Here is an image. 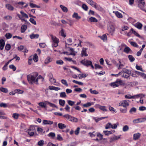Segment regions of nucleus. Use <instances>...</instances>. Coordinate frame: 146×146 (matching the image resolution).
Wrapping results in <instances>:
<instances>
[{
	"label": "nucleus",
	"mask_w": 146,
	"mask_h": 146,
	"mask_svg": "<svg viewBox=\"0 0 146 146\" xmlns=\"http://www.w3.org/2000/svg\"><path fill=\"white\" fill-rule=\"evenodd\" d=\"M38 75V74L36 72L32 73L30 75L27 76V79L29 82L31 84L34 83L36 84H38V79L40 78H42V77L41 75H39L36 79V77Z\"/></svg>",
	"instance_id": "1"
},
{
	"label": "nucleus",
	"mask_w": 146,
	"mask_h": 146,
	"mask_svg": "<svg viewBox=\"0 0 146 146\" xmlns=\"http://www.w3.org/2000/svg\"><path fill=\"white\" fill-rule=\"evenodd\" d=\"M50 36L52 41V46L56 47L58 46V43L59 42V39L52 35H51Z\"/></svg>",
	"instance_id": "2"
},
{
	"label": "nucleus",
	"mask_w": 146,
	"mask_h": 146,
	"mask_svg": "<svg viewBox=\"0 0 146 146\" xmlns=\"http://www.w3.org/2000/svg\"><path fill=\"white\" fill-rule=\"evenodd\" d=\"M107 29L110 34L111 35H113L115 30V27L114 25L112 24H109L108 25Z\"/></svg>",
	"instance_id": "3"
},
{
	"label": "nucleus",
	"mask_w": 146,
	"mask_h": 146,
	"mask_svg": "<svg viewBox=\"0 0 146 146\" xmlns=\"http://www.w3.org/2000/svg\"><path fill=\"white\" fill-rule=\"evenodd\" d=\"M129 101L128 100H124L120 102L119 103V106H123L124 108H127L129 105Z\"/></svg>",
	"instance_id": "4"
},
{
	"label": "nucleus",
	"mask_w": 146,
	"mask_h": 146,
	"mask_svg": "<svg viewBox=\"0 0 146 146\" xmlns=\"http://www.w3.org/2000/svg\"><path fill=\"white\" fill-rule=\"evenodd\" d=\"M20 13L21 15V16L18 14H17V16L20 19L24 21H25V20L23 18L25 17L26 18H28V16L23 11H21Z\"/></svg>",
	"instance_id": "5"
},
{
	"label": "nucleus",
	"mask_w": 146,
	"mask_h": 146,
	"mask_svg": "<svg viewBox=\"0 0 146 146\" xmlns=\"http://www.w3.org/2000/svg\"><path fill=\"white\" fill-rule=\"evenodd\" d=\"M80 63L86 66H89L91 64L92 62L91 61L88 60H83L80 61Z\"/></svg>",
	"instance_id": "6"
},
{
	"label": "nucleus",
	"mask_w": 146,
	"mask_h": 146,
	"mask_svg": "<svg viewBox=\"0 0 146 146\" xmlns=\"http://www.w3.org/2000/svg\"><path fill=\"white\" fill-rule=\"evenodd\" d=\"M122 82V81L121 80L118 81H116L112 83L111 84V86H113L114 88H115L118 86Z\"/></svg>",
	"instance_id": "7"
},
{
	"label": "nucleus",
	"mask_w": 146,
	"mask_h": 146,
	"mask_svg": "<svg viewBox=\"0 0 146 146\" xmlns=\"http://www.w3.org/2000/svg\"><path fill=\"white\" fill-rule=\"evenodd\" d=\"M138 7L141 9H142L145 6V2L144 0H139L138 2Z\"/></svg>",
	"instance_id": "8"
},
{
	"label": "nucleus",
	"mask_w": 146,
	"mask_h": 146,
	"mask_svg": "<svg viewBox=\"0 0 146 146\" xmlns=\"http://www.w3.org/2000/svg\"><path fill=\"white\" fill-rule=\"evenodd\" d=\"M146 120V118L144 117L142 118H138L135 119L133 121V122L135 123L139 122H142Z\"/></svg>",
	"instance_id": "9"
},
{
	"label": "nucleus",
	"mask_w": 146,
	"mask_h": 146,
	"mask_svg": "<svg viewBox=\"0 0 146 146\" xmlns=\"http://www.w3.org/2000/svg\"><path fill=\"white\" fill-rule=\"evenodd\" d=\"M120 135L119 136H114L110 138L109 141L110 143H112L115 141L116 140L119 139L120 137Z\"/></svg>",
	"instance_id": "10"
},
{
	"label": "nucleus",
	"mask_w": 146,
	"mask_h": 146,
	"mask_svg": "<svg viewBox=\"0 0 146 146\" xmlns=\"http://www.w3.org/2000/svg\"><path fill=\"white\" fill-rule=\"evenodd\" d=\"M5 7L7 10L10 11H13L15 9L13 6L9 3L5 4Z\"/></svg>",
	"instance_id": "11"
},
{
	"label": "nucleus",
	"mask_w": 146,
	"mask_h": 146,
	"mask_svg": "<svg viewBox=\"0 0 146 146\" xmlns=\"http://www.w3.org/2000/svg\"><path fill=\"white\" fill-rule=\"evenodd\" d=\"M141 94H137V95H134L133 96H131V95H126L125 96V97L127 99H132V98H138L139 97L141 96Z\"/></svg>",
	"instance_id": "12"
},
{
	"label": "nucleus",
	"mask_w": 146,
	"mask_h": 146,
	"mask_svg": "<svg viewBox=\"0 0 146 146\" xmlns=\"http://www.w3.org/2000/svg\"><path fill=\"white\" fill-rule=\"evenodd\" d=\"M87 48H83L81 51V56L82 57L84 56H87L88 54L86 53V50Z\"/></svg>",
	"instance_id": "13"
},
{
	"label": "nucleus",
	"mask_w": 146,
	"mask_h": 146,
	"mask_svg": "<svg viewBox=\"0 0 146 146\" xmlns=\"http://www.w3.org/2000/svg\"><path fill=\"white\" fill-rule=\"evenodd\" d=\"M86 1L92 7H94L96 3L92 0H86Z\"/></svg>",
	"instance_id": "14"
},
{
	"label": "nucleus",
	"mask_w": 146,
	"mask_h": 146,
	"mask_svg": "<svg viewBox=\"0 0 146 146\" xmlns=\"http://www.w3.org/2000/svg\"><path fill=\"white\" fill-rule=\"evenodd\" d=\"M5 44V42L3 39L0 40V49L2 50L3 49Z\"/></svg>",
	"instance_id": "15"
},
{
	"label": "nucleus",
	"mask_w": 146,
	"mask_h": 146,
	"mask_svg": "<svg viewBox=\"0 0 146 146\" xmlns=\"http://www.w3.org/2000/svg\"><path fill=\"white\" fill-rule=\"evenodd\" d=\"M42 123L44 125H51L53 123V122L52 121L46 120H43Z\"/></svg>",
	"instance_id": "16"
},
{
	"label": "nucleus",
	"mask_w": 146,
	"mask_h": 146,
	"mask_svg": "<svg viewBox=\"0 0 146 146\" xmlns=\"http://www.w3.org/2000/svg\"><path fill=\"white\" fill-rule=\"evenodd\" d=\"M134 26L139 29H141L143 25L141 23L138 22L134 25Z\"/></svg>",
	"instance_id": "17"
},
{
	"label": "nucleus",
	"mask_w": 146,
	"mask_h": 146,
	"mask_svg": "<svg viewBox=\"0 0 146 146\" xmlns=\"http://www.w3.org/2000/svg\"><path fill=\"white\" fill-rule=\"evenodd\" d=\"M123 51L127 54L131 53L132 52L130 48L128 47H125Z\"/></svg>",
	"instance_id": "18"
},
{
	"label": "nucleus",
	"mask_w": 146,
	"mask_h": 146,
	"mask_svg": "<svg viewBox=\"0 0 146 146\" xmlns=\"http://www.w3.org/2000/svg\"><path fill=\"white\" fill-rule=\"evenodd\" d=\"M49 76L50 77L49 80L52 82L55 83L56 82V80L53 77V76L51 73H50L49 74Z\"/></svg>",
	"instance_id": "19"
},
{
	"label": "nucleus",
	"mask_w": 146,
	"mask_h": 146,
	"mask_svg": "<svg viewBox=\"0 0 146 146\" xmlns=\"http://www.w3.org/2000/svg\"><path fill=\"white\" fill-rule=\"evenodd\" d=\"M121 73V74H122V73H127V74H130L131 71L129 70L128 69H126L125 68L123 69L120 72Z\"/></svg>",
	"instance_id": "20"
},
{
	"label": "nucleus",
	"mask_w": 146,
	"mask_h": 146,
	"mask_svg": "<svg viewBox=\"0 0 146 146\" xmlns=\"http://www.w3.org/2000/svg\"><path fill=\"white\" fill-rule=\"evenodd\" d=\"M39 36V35L38 34H32L31 35H30V38L31 39H33L34 38H37Z\"/></svg>",
	"instance_id": "21"
},
{
	"label": "nucleus",
	"mask_w": 146,
	"mask_h": 146,
	"mask_svg": "<svg viewBox=\"0 0 146 146\" xmlns=\"http://www.w3.org/2000/svg\"><path fill=\"white\" fill-rule=\"evenodd\" d=\"M141 135V134L139 133L134 134L133 135V138L134 140H136L139 139Z\"/></svg>",
	"instance_id": "22"
},
{
	"label": "nucleus",
	"mask_w": 146,
	"mask_h": 146,
	"mask_svg": "<svg viewBox=\"0 0 146 146\" xmlns=\"http://www.w3.org/2000/svg\"><path fill=\"white\" fill-rule=\"evenodd\" d=\"M114 132V130H111L110 131H108V130L104 131H103L104 133L105 134V135H109L113 133Z\"/></svg>",
	"instance_id": "23"
},
{
	"label": "nucleus",
	"mask_w": 146,
	"mask_h": 146,
	"mask_svg": "<svg viewBox=\"0 0 146 146\" xmlns=\"http://www.w3.org/2000/svg\"><path fill=\"white\" fill-rule=\"evenodd\" d=\"M73 18H75L77 20H79L81 18L80 16L78 15V13H74L72 16Z\"/></svg>",
	"instance_id": "24"
},
{
	"label": "nucleus",
	"mask_w": 146,
	"mask_h": 146,
	"mask_svg": "<svg viewBox=\"0 0 146 146\" xmlns=\"http://www.w3.org/2000/svg\"><path fill=\"white\" fill-rule=\"evenodd\" d=\"M119 64H117L116 66L117 67L118 69L119 70L121 69L122 67L124 66V65L123 64H121V62L119 60Z\"/></svg>",
	"instance_id": "25"
},
{
	"label": "nucleus",
	"mask_w": 146,
	"mask_h": 146,
	"mask_svg": "<svg viewBox=\"0 0 146 146\" xmlns=\"http://www.w3.org/2000/svg\"><path fill=\"white\" fill-rule=\"evenodd\" d=\"M49 88L50 90H54L55 91H58L60 90V88L58 87H56L54 86H50Z\"/></svg>",
	"instance_id": "26"
},
{
	"label": "nucleus",
	"mask_w": 146,
	"mask_h": 146,
	"mask_svg": "<svg viewBox=\"0 0 146 146\" xmlns=\"http://www.w3.org/2000/svg\"><path fill=\"white\" fill-rule=\"evenodd\" d=\"M58 126L59 128L61 129H63L66 127V126L64 124L59 123L58 124Z\"/></svg>",
	"instance_id": "27"
},
{
	"label": "nucleus",
	"mask_w": 146,
	"mask_h": 146,
	"mask_svg": "<svg viewBox=\"0 0 146 146\" xmlns=\"http://www.w3.org/2000/svg\"><path fill=\"white\" fill-rule=\"evenodd\" d=\"M60 6L64 12L66 13L68 12V9L66 7L62 5H60Z\"/></svg>",
	"instance_id": "28"
},
{
	"label": "nucleus",
	"mask_w": 146,
	"mask_h": 146,
	"mask_svg": "<svg viewBox=\"0 0 146 146\" xmlns=\"http://www.w3.org/2000/svg\"><path fill=\"white\" fill-rule=\"evenodd\" d=\"M63 117L66 118L67 119L70 121L72 116L69 114H66L63 115Z\"/></svg>",
	"instance_id": "29"
},
{
	"label": "nucleus",
	"mask_w": 146,
	"mask_h": 146,
	"mask_svg": "<svg viewBox=\"0 0 146 146\" xmlns=\"http://www.w3.org/2000/svg\"><path fill=\"white\" fill-rule=\"evenodd\" d=\"M131 31L132 33L135 36L139 38H141V36L136 32L135 31L133 28L131 29Z\"/></svg>",
	"instance_id": "30"
},
{
	"label": "nucleus",
	"mask_w": 146,
	"mask_h": 146,
	"mask_svg": "<svg viewBox=\"0 0 146 146\" xmlns=\"http://www.w3.org/2000/svg\"><path fill=\"white\" fill-rule=\"evenodd\" d=\"M46 104L49 105L50 106L53 108L55 107L56 108H58L57 106L56 105H55L54 104L51 103L48 101H46Z\"/></svg>",
	"instance_id": "31"
},
{
	"label": "nucleus",
	"mask_w": 146,
	"mask_h": 146,
	"mask_svg": "<svg viewBox=\"0 0 146 146\" xmlns=\"http://www.w3.org/2000/svg\"><path fill=\"white\" fill-rule=\"evenodd\" d=\"M59 104L60 106H64L65 105V101L64 100L60 99L59 100Z\"/></svg>",
	"instance_id": "32"
},
{
	"label": "nucleus",
	"mask_w": 146,
	"mask_h": 146,
	"mask_svg": "<svg viewBox=\"0 0 146 146\" xmlns=\"http://www.w3.org/2000/svg\"><path fill=\"white\" fill-rule=\"evenodd\" d=\"M70 121L74 122H77L78 121V119L76 117L72 116Z\"/></svg>",
	"instance_id": "33"
},
{
	"label": "nucleus",
	"mask_w": 146,
	"mask_h": 146,
	"mask_svg": "<svg viewBox=\"0 0 146 146\" xmlns=\"http://www.w3.org/2000/svg\"><path fill=\"white\" fill-rule=\"evenodd\" d=\"M90 21L91 22H97L98 20L95 18L93 17H91L89 18Z\"/></svg>",
	"instance_id": "34"
},
{
	"label": "nucleus",
	"mask_w": 146,
	"mask_h": 146,
	"mask_svg": "<svg viewBox=\"0 0 146 146\" xmlns=\"http://www.w3.org/2000/svg\"><path fill=\"white\" fill-rule=\"evenodd\" d=\"M115 14L116 16L119 18H120L122 17V15L118 11H116Z\"/></svg>",
	"instance_id": "35"
},
{
	"label": "nucleus",
	"mask_w": 146,
	"mask_h": 146,
	"mask_svg": "<svg viewBox=\"0 0 146 146\" xmlns=\"http://www.w3.org/2000/svg\"><path fill=\"white\" fill-rule=\"evenodd\" d=\"M136 109L134 108L133 107L131 108L129 111V112L131 114H132L133 113H135L136 111Z\"/></svg>",
	"instance_id": "36"
},
{
	"label": "nucleus",
	"mask_w": 146,
	"mask_h": 146,
	"mask_svg": "<svg viewBox=\"0 0 146 146\" xmlns=\"http://www.w3.org/2000/svg\"><path fill=\"white\" fill-rule=\"evenodd\" d=\"M51 60L50 58L48 57L45 60L44 63L46 64H47L50 62Z\"/></svg>",
	"instance_id": "37"
},
{
	"label": "nucleus",
	"mask_w": 146,
	"mask_h": 146,
	"mask_svg": "<svg viewBox=\"0 0 146 146\" xmlns=\"http://www.w3.org/2000/svg\"><path fill=\"white\" fill-rule=\"evenodd\" d=\"M67 101L69 105L71 106H73L75 103V102L74 101H72L71 100H68Z\"/></svg>",
	"instance_id": "38"
},
{
	"label": "nucleus",
	"mask_w": 146,
	"mask_h": 146,
	"mask_svg": "<svg viewBox=\"0 0 146 146\" xmlns=\"http://www.w3.org/2000/svg\"><path fill=\"white\" fill-rule=\"evenodd\" d=\"M128 58L130 61L131 62H133L135 60L134 58L131 55H129L128 56Z\"/></svg>",
	"instance_id": "39"
},
{
	"label": "nucleus",
	"mask_w": 146,
	"mask_h": 146,
	"mask_svg": "<svg viewBox=\"0 0 146 146\" xmlns=\"http://www.w3.org/2000/svg\"><path fill=\"white\" fill-rule=\"evenodd\" d=\"M120 110L122 113H126L127 109V108H124V109L120 108Z\"/></svg>",
	"instance_id": "40"
},
{
	"label": "nucleus",
	"mask_w": 146,
	"mask_h": 146,
	"mask_svg": "<svg viewBox=\"0 0 146 146\" xmlns=\"http://www.w3.org/2000/svg\"><path fill=\"white\" fill-rule=\"evenodd\" d=\"M38 105L42 108H45L46 107V104L43 102H40L38 103Z\"/></svg>",
	"instance_id": "41"
},
{
	"label": "nucleus",
	"mask_w": 146,
	"mask_h": 146,
	"mask_svg": "<svg viewBox=\"0 0 146 146\" xmlns=\"http://www.w3.org/2000/svg\"><path fill=\"white\" fill-rule=\"evenodd\" d=\"M129 74H127V73H122V74H121V76L122 77H124L125 78H127L128 77H129Z\"/></svg>",
	"instance_id": "42"
},
{
	"label": "nucleus",
	"mask_w": 146,
	"mask_h": 146,
	"mask_svg": "<svg viewBox=\"0 0 146 146\" xmlns=\"http://www.w3.org/2000/svg\"><path fill=\"white\" fill-rule=\"evenodd\" d=\"M60 96L61 98H65L66 96V93L64 92L60 93Z\"/></svg>",
	"instance_id": "43"
},
{
	"label": "nucleus",
	"mask_w": 146,
	"mask_h": 146,
	"mask_svg": "<svg viewBox=\"0 0 146 146\" xmlns=\"http://www.w3.org/2000/svg\"><path fill=\"white\" fill-rule=\"evenodd\" d=\"M88 74H79V76H80L79 78L80 79L83 78H85L86 77L88 76Z\"/></svg>",
	"instance_id": "44"
},
{
	"label": "nucleus",
	"mask_w": 146,
	"mask_h": 146,
	"mask_svg": "<svg viewBox=\"0 0 146 146\" xmlns=\"http://www.w3.org/2000/svg\"><path fill=\"white\" fill-rule=\"evenodd\" d=\"M48 136L53 138L55 137V134L54 133L50 132L48 135Z\"/></svg>",
	"instance_id": "45"
},
{
	"label": "nucleus",
	"mask_w": 146,
	"mask_h": 146,
	"mask_svg": "<svg viewBox=\"0 0 146 146\" xmlns=\"http://www.w3.org/2000/svg\"><path fill=\"white\" fill-rule=\"evenodd\" d=\"M0 90L4 93H7L8 92V90L7 88L2 87L0 88Z\"/></svg>",
	"instance_id": "46"
},
{
	"label": "nucleus",
	"mask_w": 146,
	"mask_h": 146,
	"mask_svg": "<svg viewBox=\"0 0 146 146\" xmlns=\"http://www.w3.org/2000/svg\"><path fill=\"white\" fill-rule=\"evenodd\" d=\"M90 93L92 94H98V92L96 90H92V89L90 90Z\"/></svg>",
	"instance_id": "47"
},
{
	"label": "nucleus",
	"mask_w": 146,
	"mask_h": 146,
	"mask_svg": "<svg viewBox=\"0 0 146 146\" xmlns=\"http://www.w3.org/2000/svg\"><path fill=\"white\" fill-rule=\"evenodd\" d=\"M61 82V83L64 85H65L66 86H68V85L67 82L64 79H62Z\"/></svg>",
	"instance_id": "48"
},
{
	"label": "nucleus",
	"mask_w": 146,
	"mask_h": 146,
	"mask_svg": "<svg viewBox=\"0 0 146 146\" xmlns=\"http://www.w3.org/2000/svg\"><path fill=\"white\" fill-rule=\"evenodd\" d=\"M129 129V127L127 125H125L123 128V131L125 132L127 131Z\"/></svg>",
	"instance_id": "49"
},
{
	"label": "nucleus",
	"mask_w": 146,
	"mask_h": 146,
	"mask_svg": "<svg viewBox=\"0 0 146 146\" xmlns=\"http://www.w3.org/2000/svg\"><path fill=\"white\" fill-rule=\"evenodd\" d=\"M5 36L7 39H9L11 38L12 35L10 33H7L5 34Z\"/></svg>",
	"instance_id": "50"
},
{
	"label": "nucleus",
	"mask_w": 146,
	"mask_h": 146,
	"mask_svg": "<svg viewBox=\"0 0 146 146\" xmlns=\"http://www.w3.org/2000/svg\"><path fill=\"white\" fill-rule=\"evenodd\" d=\"M110 128H111V124L110 123H108L106 125L105 128L106 129H108Z\"/></svg>",
	"instance_id": "51"
},
{
	"label": "nucleus",
	"mask_w": 146,
	"mask_h": 146,
	"mask_svg": "<svg viewBox=\"0 0 146 146\" xmlns=\"http://www.w3.org/2000/svg\"><path fill=\"white\" fill-rule=\"evenodd\" d=\"M96 9L100 11H101L102 10V8L100 7L99 5H97L96 4L95 6L94 7Z\"/></svg>",
	"instance_id": "52"
},
{
	"label": "nucleus",
	"mask_w": 146,
	"mask_h": 146,
	"mask_svg": "<svg viewBox=\"0 0 146 146\" xmlns=\"http://www.w3.org/2000/svg\"><path fill=\"white\" fill-rule=\"evenodd\" d=\"M100 109L104 111H107V109L106 108V107L104 106H101L100 107Z\"/></svg>",
	"instance_id": "53"
},
{
	"label": "nucleus",
	"mask_w": 146,
	"mask_h": 146,
	"mask_svg": "<svg viewBox=\"0 0 146 146\" xmlns=\"http://www.w3.org/2000/svg\"><path fill=\"white\" fill-rule=\"evenodd\" d=\"M136 68L138 70H139L142 71V72H144V71L143 70L141 66H139L137 65H136Z\"/></svg>",
	"instance_id": "54"
},
{
	"label": "nucleus",
	"mask_w": 146,
	"mask_h": 146,
	"mask_svg": "<svg viewBox=\"0 0 146 146\" xmlns=\"http://www.w3.org/2000/svg\"><path fill=\"white\" fill-rule=\"evenodd\" d=\"M92 105V104L91 103L88 102L86 104H83V106L85 107H87L91 106Z\"/></svg>",
	"instance_id": "55"
},
{
	"label": "nucleus",
	"mask_w": 146,
	"mask_h": 146,
	"mask_svg": "<svg viewBox=\"0 0 146 146\" xmlns=\"http://www.w3.org/2000/svg\"><path fill=\"white\" fill-rule=\"evenodd\" d=\"M64 59L66 60H68L70 62L72 61L74 63L76 62L75 61L72 60V58H70L65 57Z\"/></svg>",
	"instance_id": "56"
},
{
	"label": "nucleus",
	"mask_w": 146,
	"mask_h": 146,
	"mask_svg": "<svg viewBox=\"0 0 146 146\" xmlns=\"http://www.w3.org/2000/svg\"><path fill=\"white\" fill-rule=\"evenodd\" d=\"M19 116V115L17 113H14L13 114V117L14 119H17Z\"/></svg>",
	"instance_id": "57"
},
{
	"label": "nucleus",
	"mask_w": 146,
	"mask_h": 146,
	"mask_svg": "<svg viewBox=\"0 0 146 146\" xmlns=\"http://www.w3.org/2000/svg\"><path fill=\"white\" fill-rule=\"evenodd\" d=\"M33 60L35 62H37L38 60V57L36 54H35L33 58Z\"/></svg>",
	"instance_id": "58"
},
{
	"label": "nucleus",
	"mask_w": 146,
	"mask_h": 146,
	"mask_svg": "<svg viewBox=\"0 0 146 146\" xmlns=\"http://www.w3.org/2000/svg\"><path fill=\"white\" fill-rule=\"evenodd\" d=\"M132 46L138 48V45L135 42H130Z\"/></svg>",
	"instance_id": "59"
},
{
	"label": "nucleus",
	"mask_w": 146,
	"mask_h": 146,
	"mask_svg": "<svg viewBox=\"0 0 146 146\" xmlns=\"http://www.w3.org/2000/svg\"><path fill=\"white\" fill-rule=\"evenodd\" d=\"M100 37L101 39L103 40L104 41L106 40L107 39V36L105 34H104L102 36H100Z\"/></svg>",
	"instance_id": "60"
},
{
	"label": "nucleus",
	"mask_w": 146,
	"mask_h": 146,
	"mask_svg": "<svg viewBox=\"0 0 146 146\" xmlns=\"http://www.w3.org/2000/svg\"><path fill=\"white\" fill-rule=\"evenodd\" d=\"M95 68L96 69H102V68L101 66L97 64H95Z\"/></svg>",
	"instance_id": "61"
},
{
	"label": "nucleus",
	"mask_w": 146,
	"mask_h": 146,
	"mask_svg": "<svg viewBox=\"0 0 146 146\" xmlns=\"http://www.w3.org/2000/svg\"><path fill=\"white\" fill-rule=\"evenodd\" d=\"M9 68L13 69V71H15L16 69V68L15 66L13 65H11L9 66Z\"/></svg>",
	"instance_id": "62"
},
{
	"label": "nucleus",
	"mask_w": 146,
	"mask_h": 146,
	"mask_svg": "<svg viewBox=\"0 0 146 146\" xmlns=\"http://www.w3.org/2000/svg\"><path fill=\"white\" fill-rule=\"evenodd\" d=\"M29 21L31 23L34 24V25H36V21L34 20V19H33L31 18L29 19Z\"/></svg>",
	"instance_id": "63"
},
{
	"label": "nucleus",
	"mask_w": 146,
	"mask_h": 146,
	"mask_svg": "<svg viewBox=\"0 0 146 146\" xmlns=\"http://www.w3.org/2000/svg\"><path fill=\"white\" fill-rule=\"evenodd\" d=\"M44 144V141L43 140H40L38 143V145L39 146H42Z\"/></svg>",
	"instance_id": "64"
}]
</instances>
